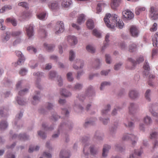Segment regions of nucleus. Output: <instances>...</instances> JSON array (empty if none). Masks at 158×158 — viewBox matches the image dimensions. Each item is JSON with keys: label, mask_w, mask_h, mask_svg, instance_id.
Segmentation results:
<instances>
[{"label": "nucleus", "mask_w": 158, "mask_h": 158, "mask_svg": "<svg viewBox=\"0 0 158 158\" xmlns=\"http://www.w3.org/2000/svg\"><path fill=\"white\" fill-rule=\"evenodd\" d=\"M106 26L109 28H113L115 25L120 29L123 28V23L122 21L120 20L118 18V16L115 15H111L110 14H107L104 19Z\"/></svg>", "instance_id": "nucleus-1"}, {"label": "nucleus", "mask_w": 158, "mask_h": 158, "mask_svg": "<svg viewBox=\"0 0 158 158\" xmlns=\"http://www.w3.org/2000/svg\"><path fill=\"white\" fill-rule=\"evenodd\" d=\"M10 136L13 139L18 138L22 140H26L29 139V136L25 133L20 134L19 135L14 134L12 131L10 132Z\"/></svg>", "instance_id": "nucleus-2"}, {"label": "nucleus", "mask_w": 158, "mask_h": 158, "mask_svg": "<svg viewBox=\"0 0 158 158\" xmlns=\"http://www.w3.org/2000/svg\"><path fill=\"white\" fill-rule=\"evenodd\" d=\"M64 30V24L62 22H58L55 26L54 31L55 33L59 35L62 33Z\"/></svg>", "instance_id": "nucleus-3"}, {"label": "nucleus", "mask_w": 158, "mask_h": 158, "mask_svg": "<svg viewBox=\"0 0 158 158\" xmlns=\"http://www.w3.org/2000/svg\"><path fill=\"white\" fill-rule=\"evenodd\" d=\"M26 31L29 39H32L34 35L33 26L32 25L27 26Z\"/></svg>", "instance_id": "nucleus-4"}, {"label": "nucleus", "mask_w": 158, "mask_h": 158, "mask_svg": "<svg viewBox=\"0 0 158 158\" xmlns=\"http://www.w3.org/2000/svg\"><path fill=\"white\" fill-rule=\"evenodd\" d=\"M123 16L125 19L130 20L134 17V14L129 10H125L122 13Z\"/></svg>", "instance_id": "nucleus-5"}, {"label": "nucleus", "mask_w": 158, "mask_h": 158, "mask_svg": "<svg viewBox=\"0 0 158 158\" xmlns=\"http://www.w3.org/2000/svg\"><path fill=\"white\" fill-rule=\"evenodd\" d=\"M129 137L131 138L132 145H135L136 143V141L138 139L135 135L132 134H125L123 135L122 139L124 140H127L129 139Z\"/></svg>", "instance_id": "nucleus-6"}, {"label": "nucleus", "mask_w": 158, "mask_h": 158, "mask_svg": "<svg viewBox=\"0 0 158 158\" xmlns=\"http://www.w3.org/2000/svg\"><path fill=\"white\" fill-rule=\"evenodd\" d=\"M150 16L152 20H156L158 18L157 9L153 6L151 7L150 10Z\"/></svg>", "instance_id": "nucleus-7"}, {"label": "nucleus", "mask_w": 158, "mask_h": 158, "mask_svg": "<svg viewBox=\"0 0 158 158\" xmlns=\"http://www.w3.org/2000/svg\"><path fill=\"white\" fill-rule=\"evenodd\" d=\"M49 8L52 11H56L60 8L59 3L56 1H53L50 2L48 4Z\"/></svg>", "instance_id": "nucleus-8"}, {"label": "nucleus", "mask_w": 158, "mask_h": 158, "mask_svg": "<svg viewBox=\"0 0 158 158\" xmlns=\"http://www.w3.org/2000/svg\"><path fill=\"white\" fill-rule=\"evenodd\" d=\"M143 56H140L139 57L138 59L137 60V61H134L132 59L130 58H129L128 59V60L131 62L132 64L133 65V66L131 67L128 68L130 69H132L134 68L136 64H137V63L139 64L142 62L143 60Z\"/></svg>", "instance_id": "nucleus-9"}, {"label": "nucleus", "mask_w": 158, "mask_h": 158, "mask_svg": "<svg viewBox=\"0 0 158 158\" xmlns=\"http://www.w3.org/2000/svg\"><path fill=\"white\" fill-rule=\"evenodd\" d=\"M84 65V62L82 61L79 60H77L74 62V64H73V67L74 69H78L79 68H82Z\"/></svg>", "instance_id": "nucleus-10"}, {"label": "nucleus", "mask_w": 158, "mask_h": 158, "mask_svg": "<svg viewBox=\"0 0 158 158\" xmlns=\"http://www.w3.org/2000/svg\"><path fill=\"white\" fill-rule=\"evenodd\" d=\"M59 156L60 158H69V153L68 149H62L60 152Z\"/></svg>", "instance_id": "nucleus-11"}, {"label": "nucleus", "mask_w": 158, "mask_h": 158, "mask_svg": "<svg viewBox=\"0 0 158 158\" xmlns=\"http://www.w3.org/2000/svg\"><path fill=\"white\" fill-rule=\"evenodd\" d=\"M130 31L131 35L134 37H137L138 35L139 31L137 27L134 26L131 27Z\"/></svg>", "instance_id": "nucleus-12"}, {"label": "nucleus", "mask_w": 158, "mask_h": 158, "mask_svg": "<svg viewBox=\"0 0 158 158\" xmlns=\"http://www.w3.org/2000/svg\"><path fill=\"white\" fill-rule=\"evenodd\" d=\"M11 33L9 31H7L5 35L2 36V41L3 43H6L8 41L10 38Z\"/></svg>", "instance_id": "nucleus-13"}, {"label": "nucleus", "mask_w": 158, "mask_h": 158, "mask_svg": "<svg viewBox=\"0 0 158 158\" xmlns=\"http://www.w3.org/2000/svg\"><path fill=\"white\" fill-rule=\"evenodd\" d=\"M42 127L45 131H51L53 130L55 127L54 124L51 125L49 127H48L47 124L43 123L42 124Z\"/></svg>", "instance_id": "nucleus-14"}, {"label": "nucleus", "mask_w": 158, "mask_h": 158, "mask_svg": "<svg viewBox=\"0 0 158 158\" xmlns=\"http://www.w3.org/2000/svg\"><path fill=\"white\" fill-rule=\"evenodd\" d=\"M121 0H111V6L113 9H115L118 7L121 2Z\"/></svg>", "instance_id": "nucleus-15"}, {"label": "nucleus", "mask_w": 158, "mask_h": 158, "mask_svg": "<svg viewBox=\"0 0 158 158\" xmlns=\"http://www.w3.org/2000/svg\"><path fill=\"white\" fill-rule=\"evenodd\" d=\"M23 115V113L22 112H20L19 113L16 115L15 120L14 121V127L15 128L16 127H17L19 128V126L18 124V123L17 122V119H20L21 118Z\"/></svg>", "instance_id": "nucleus-16"}, {"label": "nucleus", "mask_w": 158, "mask_h": 158, "mask_svg": "<svg viewBox=\"0 0 158 158\" xmlns=\"http://www.w3.org/2000/svg\"><path fill=\"white\" fill-rule=\"evenodd\" d=\"M8 124L6 120H2L0 123V129L2 131H4L8 127Z\"/></svg>", "instance_id": "nucleus-17"}, {"label": "nucleus", "mask_w": 158, "mask_h": 158, "mask_svg": "<svg viewBox=\"0 0 158 158\" xmlns=\"http://www.w3.org/2000/svg\"><path fill=\"white\" fill-rule=\"evenodd\" d=\"M40 99V92L39 91L35 92V94L33 97V101L32 103L34 105L36 104V102L38 101Z\"/></svg>", "instance_id": "nucleus-18"}, {"label": "nucleus", "mask_w": 158, "mask_h": 158, "mask_svg": "<svg viewBox=\"0 0 158 158\" xmlns=\"http://www.w3.org/2000/svg\"><path fill=\"white\" fill-rule=\"evenodd\" d=\"M152 41L153 46L158 48V32L154 35L152 38Z\"/></svg>", "instance_id": "nucleus-19"}, {"label": "nucleus", "mask_w": 158, "mask_h": 158, "mask_svg": "<svg viewBox=\"0 0 158 158\" xmlns=\"http://www.w3.org/2000/svg\"><path fill=\"white\" fill-rule=\"evenodd\" d=\"M16 100L17 103L20 105H23L26 104V100L19 96H17L16 98Z\"/></svg>", "instance_id": "nucleus-20"}, {"label": "nucleus", "mask_w": 158, "mask_h": 158, "mask_svg": "<svg viewBox=\"0 0 158 158\" xmlns=\"http://www.w3.org/2000/svg\"><path fill=\"white\" fill-rule=\"evenodd\" d=\"M143 68L145 70L144 73L145 75H147L149 73V71L150 70V68L149 64L147 61L145 60L143 66Z\"/></svg>", "instance_id": "nucleus-21"}, {"label": "nucleus", "mask_w": 158, "mask_h": 158, "mask_svg": "<svg viewBox=\"0 0 158 158\" xmlns=\"http://www.w3.org/2000/svg\"><path fill=\"white\" fill-rule=\"evenodd\" d=\"M44 47L49 52H52L53 51L54 48V46L51 44H48L47 43H44Z\"/></svg>", "instance_id": "nucleus-22"}, {"label": "nucleus", "mask_w": 158, "mask_h": 158, "mask_svg": "<svg viewBox=\"0 0 158 158\" xmlns=\"http://www.w3.org/2000/svg\"><path fill=\"white\" fill-rule=\"evenodd\" d=\"M12 6L10 5H6L0 9V13H3L5 11L10 10L12 9Z\"/></svg>", "instance_id": "nucleus-23"}, {"label": "nucleus", "mask_w": 158, "mask_h": 158, "mask_svg": "<svg viewBox=\"0 0 158 158\" xmlns=\"http://www.w3.org/2000/svg\"><path fill=\"white\" fill-rule=\"evenodd\" d=\"M85 20V16L83 14L79 15L77 19V23L81 24L82 23H84Z\"/></svg>", "instance_id": "nucleus-24"}, {"label": "nucleus", "mask_w": 158, "mask_h": 158, "mask_svg": "<svg viewBox=\"0 0 158 158\" xmlns=\"http://www.w3.org/2000/svg\"><path fill=\"white\" fill-rule=\"evenodd\" d=\"M110 148V147L109 145H104L102 152V156L105 157L106 156V153L109 150Z\"/></svg>", "instance_id": "nucleus-25"}, {"label": "nucleus", "mask_w": 158, "mask_h": 158, "mask_svg": "<svg viewBox=\"0 0 158 158\" xmlns=\"http://www.w3.org/2000/svg\"><path fill=\"white\" fill-rule=\"evenodd\" d=\"M143 152L141 150H135L134 154H131L130 156V158H135L136 156H139Z\"/></svg>", "instance_id": "nucleus-26"}, {"label": "nucleus", "mask_w": 158, "mask_h": 158, "mask_svg": "<svg viewBox=\"0 0 158 158\" xmlns=\"http://www.w3.org/2000/svg\"><path fill=\"white\" fill-rule=\"evenodd\" d=\"M129 96L132 99H135L138 97V94L135 90H131L129 93Z\"/></svg>", "instance_id": "nucleus-27"}, {"label": "nucleus", "mask_w": 158, "mask_h": 158, "mask_svg": "<svg viewBox=\"0 0 158 158\" xmlns=\"http://www.w3.org/2000/svg\"><path fill=\"white\" fill-rule=\"evenodd\" d=\"M6 21L11 23L14 26H16L17 24L16 19L14 18H8L6 19Z\"/></svg>", "instance_id": "nucleus-28"}, {"label": "nucleus", "mask_w": 158, "mask_h": 158, "mask_svg": "<svg viewBox=\"0 0 158 158\" xmlns=\"http://www.w3.org/2000/svg\"><path fill=\"white\" fill-rule=\"evenodd\" d=\"M71 41L70 44L71 46L74 45L77 43V40L76 37L75 36H70V41Z\"/></svg>", "instance_id": "nucleus-29"}, {"label": "nucleus", "mask_w": 158, "mask_h": 158, "mask_svg": "<svg viewBox=\"0 0 158 158\" xmlns=\"http://www.w3.org/2000/svg\"><path fill=\"white\" fill-rule=\"evenodd\" d=\"M40 147L37 145L36 146H30L28 150V152L30 153H31L34 151H37L39 150Z\"/></svg>", "instance_id": "nucleus-30"}, {"label": "nucleus", "mask_w": 158, "mask_h": 158, "mask_svg": "<svg viewBox=\"0 0 158 158\" xmlns=\"http://www.w3.org/2000/svg\"><path fill=\"white\" fill-rule=\"evenodd\" d=\"M2 84L6 87L10 86L12 83V81L9 79H5L2 82Z\"/></svg>", "instance_id": "nucleus-31"}, {"label": "nucleus", "mask_w": 158, "mask_h": 158, "mask_svg": "<svg viewBox=\"0 0 158 158\" xmlns=\"http://www.w3.org/2000/svg\"><path fill=\"white\" fill-rule=\"evenodd\" d=\"M57 76L56 72L54 71H51L49 73L48 77L49 79L53 80Z\"/></svg>", "instance_id": "nucleus-32"}, {"label": "nucleus", "mask_w": 158, "mask_h": 158, "mask_svg": "<svg viewBox=\"0 0 158 158\" xmlns=\"http://www.w3.org/2000/svg\"><path fill=\"white\" fill-rule=\"evenodd\" d=\"M87 27L89 29H92L94 27V23L92 19L88 20L86 23Z\"/></svg>", "instance_id": "nucleus-33"}, {"label": "nucleus", "mask_w": 158, "mask_h": 158, "mask_svg": "<svg viewBox=\"0 0 158 158\" xmlns=\"http://www.w3.org/2000/svg\"><path fill=\"white\" fill-rule=\"evenodd\" d=\"M146 8L145 7H138L135 9V14L136 15H139L140 13H141L143 11L145 10Z\"/></svg>", "instance_id": "nucleus-34"}, {"label": "nucleus", "mask_w": 158, "mask_h": 158, "mask_svg": "<svg viewBox=\"0 0 158 158\" xmlns=\"http://www.w3.org/2000/svg\"><path fill=\"white\" fill-rule=\"evenodd\" d=\"M47 13L46 12H43L37 15V18L41 20H44L45 19Z\"/></svg>", "instance_id": "nucleus-35"}, {"label": "nucleus", "mask_w": 158, "mask_h": 158, "mask_svg": "<svg viewBox=\"0 0 158 158\" xmlns=\"http://www.w3.org/2000/svg\"><path fill=\"white\" fill-rule=\"evenodd\" d=\"M109 37V34H107L105 36V42L104 43V45L102 48V50H104L108 45V43L109 42L108 38Z\"/></svg>", "instance_id": "nucleus-36"}, {"label": "nucleus", "mask_w": 158, "mask_h": 158, "mask_svg": "<svg viewBox=\"0 0 158 158\" xmlns=\"http://www.w3.org/2000/svg\"><path fill=\"white\" fill-rule=\"evenodd\" d=\"M38 135L42 139H45L47 137L46 133L44 131L40 130L37 131Z\"/></svg>", "instance_id": "nucleus-37"}, {"label": "nucleus", "mask_w": 158, "mask_h": 158, "mask_svg": "<svg viewBox=\"0 0 158 158\" xmlns=\"http://www.w3.org/2000/svg\"><path fill=\"white\" fill-rule=\"evenodd\" d=\"M28 70L25 68H22L19 71V74L22 76H24L27 74L28 72Z\"/></svg>", "instance_id": "nucleus-38"}, {"label": "nucleus", "mask_w": 158, "mask_h": 158, "mask_svg": "<svg viewBox=\"0 0 158 158\" xmlns=\"http://www.w3.org/2000/svg\"><path fill=\"white\" fill-rule=\"evenodd\" d=\"M155 76L152 74L150 75L149 77V80L148 81V85L151 86H153L154 85V83L151 81L152 79H153L155 78Z\"/></svg>", "instance_id": "nucleus-39"}, {"label": "nucleus", "mask_w": 158, "mask_h": 158, "mask_svg": "<svg viewBox=\"0 0 158 158\" xmlns=\"http://www.w3.org/2000/svg\"><path fill=\"white\" fill-rule=\"evenodd\" d=\"M54 106L55 105L53 103L48 102L47 103L46 108L49 110H52L53 109Z\"/></svg>", "instance_id": "nucleus-40"}, {"label": "nucleus", "mask_w": 158, "mask_h": 158, "mask_svg": "<svg viewBox=\"0 0 158 158\" xmlns=\"http://www.w3.org/2000/svg\"><path fill=\"white\" fill-rule=\"evenodd\" d=\"M33 76L37 77H45L44 75V73L40 72H35L33 73Z\"/></svg>", "instance_id": "nucleus-41"}, {"label": "nucleus", "mask_w": 158, "mask_h": 158, "mask_svg": "<svg viewBox=\"0 0 158 158\" xmlns=\"http://www.w3.org/2000/svg\"><path fill=\"white\" fill-rule=\"evenodd\" d=\"M104 5L105 4L102 2L99 3L98 4L97 7V13H99L101 12L102 10L101 7L102 6H104Z\"/></svg>", "instance_id": "nucleus-42"}, {"label": "nucleus", "mask_w": 158, "mask_h": 158, "mask_svg": "<svg viewBox=\"0 0 158 158\" xmlns=\"http://www.w3.org/2000/svg\"><path fill=\"white\" fill-rule=\"evenodd\" d=\"M137 46L135 44H132L129 47V51L132 52L135 51L136 49Z\"/></svg>", "instance_id": "nucleus-43"}, {"label": "nucleus", "mask_w": 158, "mask_h": 158, "mask_svg": "<svg viewBox=\"0 0 158 158\" xmlns=\"http://www.w3.org/2000/svg\"><path fill=\"white\" fill-rule=\"evenodd\" d=\"M41 80L37 78L35 81V86L38 89H42V87L40 84Z\"/></svg>", "instance_id": "nucleus-44"}, {"label": "nucleus", "mask_w": 158, "mask_h": 158, "mask_svg": "<svg viewBox=\"0 0 158 158\" xmlns=\"http://www.w3.org/2000/svg\"><path fill=\"white\" fill-rule=\"evenodd\" d=\"M86 48L87 50L89 52H90L92 53L94 52L95 51V49L94 47L91 45H88Z\"/></svg>", "instance_id": "nucleus-45"}, {"label": "nucleus", "mask_w": 158, "mask_h": 158, "mask_svg": "<svg viewBox=\"0 0 158 158\" xmlns=\"http://www.w3.org/2000/svg\"><path fill=\"white\" fill-rule=\"evenodd\" d=\"M60 93L62 95L64 96L65 97H67L68 96V91L66 89H62L60 91Z\"/></svg>", "instance_id": "nucleus-46"}, {"label": "nucleus", "mask_w": 158, "mask_h": 158, "mask_svg": "<svg viewBox=\"0 0 158 158\" xmlns=\"http://www.w3.org/2000/svg\"><path fill=\"white\" fill-rule=\"evenodd\" d=\"M60 133V130H58L56 133L53 134L52 135V138L53 139H57L59 137Z\"/></svg>", "instance_id": "nucleus-47"}, {"label": "nucleus", "mask_w": 158, "mask_h": 158, "mask_svg": "<svg viewBox=\"0 0 158 158\" xmlns=\"http://www.w3.org/2000/svg\"><path fill=\"white\" fill-rule=\"evenodd\" d=\"M18 5L19 6H22L24 8H25L26 9H28V4L25 2H19Z\"/></svg>", "instance_id": "nucleus-48"}, {"label": "nucleus", "mask_w": 158, "mask_h": 158, "mask_svg": "<svg viewBox=\"0 0 158 158\" xmlns=\"http://www.w3.org/2000/svg\"><path fill=\"white\" fill-rule=\"evenodd\" d=\"M45 146L49 151H52L53 149L52 145L49 141H47L46 142Z\"/></svg>", "instance_id": "nucleus-49"}, {"label": "nucleus", "mask_w": 158, "mask_h": 158, "mask_svg": "<svg viewBox=\"0 0 158 158\" xmlns=\"http://www.w3.org/2000/svg\"><path fill=\"white\" fill-rule=\"evenodd\" d=\"M62 6L64 7H68L69 5V0H64L61 3Z\"/></svg>", "instance_id": "nucleus-50"}, {"label": "nucleus", "mask_w": 158, "mask_h": 158, "mask_svg": "<svg viewBox=\"0 0 158 158\" xmlns=\"http://www.w3.org/2000/svg\"><path fill=\"white\" fill-rule=\"evenodd\" d=\"M144 122L147 124H150L152 122L151 118L148 116H147L144 119Z\"/></svg>", "instance_id": "nucleus-51"}, {"label": "nucleus", "mask_w": 158, "mask_h": 158, "mask_svg": "<svg viewBox=\"0 0 158 158\" xmlns=\"http://www.w3.org/2000/svg\"><path fill=\"white\" fill-rule=\"evenodd\" d=\"M93 34L97 37H100L101 36V33L96 29H94L93 31Z\"/></svg>", "instance_id": "nucleus-52"}, {"label": "nucleus", "mask_w": 158, "mask_h": 158, "mask_svg": "<svg viewBox=\"0 0 158 158\" xmlns=\"http://www.w3.org/2000/svg\"><path fill=\"white\" fill-rule=\"evenodd\" d=\"M22 33V31H18L12 32L11 33V35L13 36H17L20 35Z\"/></svg>", "instance_id": "nucleus-53"}, {"label": "nucleus", "mask_w": 158, "mask_h": 158, "mask_svg": "<svg viewBox=\"0 0 158 158\" xmlns=\"http://www.w3.org/2000/svg\"><path fill=\"white\" fill-rule=\"evenodd\" d=\"M27 50L30 52H33L34 53H35L37 52V49L34 47L30 46L28 47L27 48Z\"/></svg>", "instance_id": "nucleus-54"}, {"label": "nucleus", "mask_w": 158, "mask_h": 158, "mask_svg": "<svg viewBox=\"0 0 158 158\" xmlns=\"http://www.w3.org/2000/svg\"><path fill=\"white\" fill-rule=\"evenodd\" d=\"M150 90L148 89L147 90L145 94V96L146 99L149 101H150V99L149 97L150 95Z\"/></svg>", "instance_id": "nucleus-55"}, {"label": "nucleus", "mask_w": 158, "mask_h": 158, "mask_svg": "<svg viewBox=\"0 0 158 158\" xmlns=\"http://www.w3.org/2000/svg\"><path fill=\"white\" fill-rule=\"evenodd\" d=\"M57 79L58 85L60 86H61L62 85V80L61 76L59 75L57 76Z\"/></svg>", "instance_id": "nucleus-56"}, {"label": "nucleus", "mask_w": 158, "mask_h": 158, "mask_svg": "<svg viewBox=\"0 0 158 158\" xmlns=\"http://www.w3.org/2000/svg\"><path fill=\"white\" fill-rule=\"evenodd\" d=\"M28 89L27 88L24 89L19 91V94L20 95H23L25 93H27L28 91Z\"/></svg>", "instance_id": "nucleus-57"}, {"label": "nucleus", "mask_w": 158, "mask_h": 158, "mask_svg": "<svg viewBox=\"0 0 158 158\" xmlns=\"http://www.w3.org/2000/svg\"><path fill=\"white\" fill-rule=\"evenodd\" d=\"M110 84V83L109 82H104L102 83L101 84V87H100V89L101 90L102 89V88L105 87V86L109 85Z\"/></svg>", "instance_id": "nucleus-58"}, {"label": "nucleus", "mask_w": 158, "mask_h": 158, "mask_svg": "<svg viewBox=\"0 0 158 158\" xmlns=\"http://www.w3.org/2000/svg\"><path fill=\"white\" fill-rule=\"evenodd\" d=\"M60 117L56 113H55L52 115L51 119L53 120L56 121Z\"/></svg>", "instance_id": "nucleus-59"}, {"label": "nucleus", "mask_w": 158, "mask_h": 158, "mask_svg": "<svg viewBox=\"0 0 158 158\" xmlns=\"http://www.w3.org/2000/svg\"><path fill=\"white\" fill-rule=\"evenodd\" d=\"M25 60V57L19 58V60L17 61V64L19 65H21L24 63Z\"/></svg>", "instance_id": "nucleus-60"}, {"label": "nucleus", "mask_w": 158, "mask_h": 158, "mask_svg": "<svg viewBox=\"0 0 158 158\" xmlns=\"http://www.w3.org/2000/svg\"><path fill=\"white\" fill-rule=\"evenodd\" d=\"M43 155L47 157V158H52V154L48 152H45L43 153Z\"/></svg>", "instance_id": "nucleus-61"}, {"label": "nucleus", "mask_w": 158, "mask_h": 158, "mask_svg": "<svg viewBox=\"0 0 158 158\" xmlns=\"http://www.w3.org/2000/svg\"><path fill=\"white\" fill-rule=\"evenodd\" d=\"M21 40L20 38H17L13 42V45H16L21 42Z\"/></svg>", "instance_id": "nucleus-62"}, {"label": "nucleus", "mask_w": 158, "mask_h": 158, "mask_svg": "<svg viewBox=\"0 0 158 158\" xmlns=\"http://www.w3.org/2000/svg\"><path fill=\"white\" fill-rule=\"evenodd\" d=\"M23 83V81L22 80L19 81L17 82L16 85V88L17 89H19L21 88Z\"/></svg>", "instance_id": "nucleus-63"}, {"label": "nucleus", "mask_w": 158, "mask_h": 158, "mask_svg": "<svg viewBox=\"0 0 158 158\" xmlns=\"http://www.w3.org/2000/svg\"><path fill=\"white\" fill-rule=\"evenodd\" d=\"M15 155L12 152L8 153L7 154L6 158H15Z\"/></svg>", "instance_id": "nucleus-64"}]
</instances>
